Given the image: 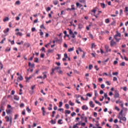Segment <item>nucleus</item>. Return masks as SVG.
I'll return each mask as SVG.
<instances>
[{"mask_svg":"<svg viewBox=\"0 0 128 128\" xmlns=\"http://www.w3.org/2000/svg\"><path fill=\"white\" fill-rule=\"evenodd\" d=\"M78 50H79V52H84L82 50V48H80V47L78 48Z\"/></svg>","mask_w":128,"mask_h":128,"instance_id":"39","label":"nucleus"},{"mask_svg":"<svg viewBox=\"0 0 128 128\" xmlns=\"http://www.w3.org/2000/svg\"><path fill=\"white\" fill-rule=\"evenodd\" d=\"M54 40L56 42H58L60 44H62V38L58 39V38H55Z\"/></svg>","mask_w":128,"mask_h":128,"instance_id":"5","label":"nucleus"},{"mask_svg":"<svg viewBox=\"0 0 128 128\" xmlns=\"http://www.w3.org/2000/svg\"><path fill=\"white\" fill-rule=\"evenodd\" d=\"M59 104H59L58 107L62 108V102H60Z\"/></svg>","mask_w":128,"mask_h":128,"instance_id":"46","label":"nucleus"},{"mask_svg":"<svg viewBox=\"0 0 128 128\" xmlns=\"http://www.w3.org/2000/svg\"><path fill=\"white\" fill-rule=\"evenodd\" d=\"M6 40V38H4L2 39V40L0 42V44H4V40Z\"/></svg>","mask_w":128,"mask_h":128,"instance_id":"56","label":"nucleus"},{"mask_svg":"<svg viewBox=\"0 0 128 128\" xmlns=\"http://www.w3.org/2000/svg\"><path fill=\"white\" fill-rule=\"evenodd\" d=\"M64 114H70V110H66L64 111Z\"/></svg>","mask_w":128,"mask_h":128,"instance_id":"19","label":"nucleus"},{"mask_svg":"<svg viewBox=\"0 0 128 128\" xmlns=\"http://www.w3.org/2000/svg\"><path fill=\"white\" fill-rule=\"evenodd\" d=\"M96 45L94 43H92V46H91L92 48H96Z\"/></svg>","mask_w":128,"mask_h":128,"instance_id":"36","label":"nucleus"},{"mask_svg":"<svg viewBox=\"0 0 128 128\" xmlns=\"http://www.w3.org/2000/svg\"><path fill=\"white\" fill-rule=\"evenodd\" d=\"M94 68H96V70L98 71L99 70L100 68H98V66L97 65H96L94 66Z\"/></svg>","mask_w":128,"mask_h":128,"instance_id":"60","label":"nucleus"},{"mask_svg":"<svg viewBox=\"0 0 128 128\" xmlns=\"http://www.w3.org/2000/svg\"><path fill=\"white\" fill-rule=\"evenodd\" d=\"M52 10V8H50V7H48L46 8V12H50V10Z\"/></svg>","mask_w":128,"mask_h":128,"instance_id":"59","label":"nucleus"},{"mask_svg":"<svg viewBox=\"0 0 128 128\" xmlns=\"http://www.w3.org/2000/svg\"><path fill=\"white\" fill-rule=\"evenodd\" d=\"M80 2L82 3V4H86V0H80Z\"/></svg>","mask_w":128,"mask_h":128,"instance_id":"48","label":"nucleus"},{"mask_svg":"<svg viewBox=\"0 0 128 128\" xmlns=\"http://www.w3.org/2000/svg\"><path fill=\"white\" fill-rule=\"evenodd\" d=\"M82 110H88V106L84 105L82 106Z\"/></svg>","mask_w":128,"mask_h":128,"instance_id":"10","label":"nucleus"},{"mask_svg":"<svg viewBox=\"0 0 128 128\" xmlns=\"http://www.w3.org/2000/svg\"><path fill=\"white\" fill-rule=\"evenodd\" d=\"M110 46H114V44H116V42L114 40H112L110 41Z\"/></svg>","mask_w":128,"mask_h":128,"instance_id":"9","label":"nucleus"},{"mask_svg":"<svg viewBox=\"0 0 128 128\" xmlns=\"http://www.w3.org/2000/svg\"><path fill=\"white\" fill-rule=\"evenodd\" d=\"M10 50H11V48H10V47H8L6 48V52H10Z\"/></svg>","mask_w":128,"mask_h":128,"instance_id":"41","label":"nucleus"},{"mask_svg":"<svg viewBox=\"0 0 128 128\" xmlns=\"http://www.w3.org/2000/svg\"><path fill=\"white\" fill-rule=\"evenodd\" d=\"M14 99L15 100H20V97L16 95H14Z\"/></svg>","mask_w":128,"mask_h":128,"instance_id":"14","label":"nucleus"},{"mask_svg":"<svg viewBox=\"0 0 128 128\" xmlns=\"http://www.w3.org/2000/svg\"><path fill=\"white\" fill-rule=\"evenodd\" d=\"M40 92L41 94H42L44 96H46V92H44V90H41Z\"/></svg>","mask_w":128,"mask_h":128,"instance_id":"52","label":"nucleus"},{"mask_svg":"<svg viewBox=\"0 0 128 128\" xmlns=\"http://www.w3.org/2000/svg\"><path fill=\"white\" fill-rule=\"evenodd\" d=\"M20 0H17V1L15 2V5L20 6Z\"/></svg>","mask_w":128,"mask_h":128,"instance_id":"28","label":"nucleus"},{"mask_svg":"<svg viewBox=\"0 0 128 128\" xmlns=\"http://www.w3.org/2000/svg\"><path fill=\"white\" fill-rule=\"evenodd\" d=\"M113 80L114 82H116V80H118V78L116 77H114Z\"/></svg>","mask_w":128,"mask_h":128,"instance_id":"62","label":"nucleus"},{"mask_svg":"<svg viewBox=\"0 0 128 128\" xmlns=\"http://www.w3.org/2000/svg\"><path fill=\"white\" fill-rule=\"evenodd\" d=\"M94 92L95 97L96 98V96H98V91L96 90H95Z\"/></svg>","mask_w":128,"mask_h":128,"instance_id":"47","label":"nucleus"},{"mask_svg":"<svg viewBox=\"0 0 128 128\" xmlns=\"http://www.w3.org/2000/svg\"><path fill=\"white\" fill-rule=\"evenodd\" d=\"M10 32V28H6V30H4V34H6L7 32Z\"/></svg>","mask_w":128,"mask_h":128,"instance_id":"30","label":"nucleus"},{"mask_svg":"<svg viewBox=\"0 0 128 128\" xmlns=\"http://www.w3.org/2000/svg\"><path fill=\"white\" fill-rule=\"evenodd\" d=\"M34 64H32L30 62H28V66H31V68H34Z\"/></svg>","mask_w":128,"mask_h":128,"instance_id":"12","label":"nucleus"},{"mask_svg":"<svg viewBox=\"0 0 128 128\" xmlns=\"http://www.w3.org/2000/svg\"><path fill=\"white\" fill-rule=\"evenodd\" d=\"M65 106H66V110H68V108H70V105H68V104H65Z\"/></svg>","mask_w":128,"mask_h":128,"instance_id":"37","label":"nucleus"},{"mask_svg":"<svg viewBox=\"0 0 128 128\" xmlns=\"http://www.w3.org/2000/svg\"><path fill=\"white\" fill-rule=\"evenodd\" d=\"M16 36H22V33L20 32H18L16 33Z\"/></svg>","mask_w":128,"mask_h":128,"instance_id":"18","label":"nucleus"},{"mask_svg":"<svg viewBox=\"0 0 128 128\" xmlns=\"http://www.w3.org/2000/svg\"><path fill=\"white\" fill-rule=\"evenodd\" d=\"M100 6L102 8H106V4L104 3H100Z\"/></svg>","mask_w":128,"mask_h":128,"instance_id":"24","label":"nucleus"},{"mask_svg":"<svg viewBox=\"0 0 128 128\" xmlns=\"http://www.w3.org/2000/svg\"><path fill=\"white\" fill-rule=\"evenodd\" d=\"M5 118H6V122H10V117H8V116H6Z\"/></svg>","mask_w":128,"mask_h":128,"instance_id":"25","label":"nucleus"},{"mask_svg":"<svg viewBox=\"0 0 128 128\" xmlns=\"http://www.w3.org/2000/svg\"><path fill=\"white\" fill-rule=\"evenodd\" d=\"M114 98H120V93H118V90H114Z\"/></svg>","mask_w":128,"mask_h":128,"instance_id":"1","label":"nucleus"},{"mask_svg":"<svg viewBox=\"0 0 128 128\" xmlns=\"http://www.w3.org/2000/svg\"><path fill=\"white\" fill-rule=\"evenodd\" d=\"M56 56H58V58H56V60H60V54H57Z\"/></svg>","mask_w":128,"mask_h":128,"instance_id":"49","label":"nucleus"},{"mask_svg":"<svg viewBox=\"0 0 128 128\" xmlns=\"http://www.w3.org/2000/svg\"><path fill=\"white\" fill-rule=\"evenodd\" d=\"M34 62H38V58H36L34 60Z\"/></svg>","mask_w":128,"mask_h":128,"instance_id":"40","label":"nucleus"},{"mask_svg":"<svg viewBox=\"0 0 128 128\" xmlns=\"http://www.w3.org/2000/svg\"><path fill=\"white\" fill-rule=\"evenodd\" d=\"M62 120H61V119L59 120H58V124H62Z\"/></svg>","mask_w":128,"mask_h":128,"instance_id":"38","label":"nucleus"},{"mask_svg":"<svg viewBox=\"0 0 128 128\" xmlns=\"http://www.w3.org/2000/svg\"><path fill=\"white\" fill-rule=\"evenodd\" d=\"M106 84H107V86H110V81H106Z\"/></svg>","mask_w":128,"mask_h":128,"instance_id":"57","label":"nucleus"},{"mask_svg":"<svg viewBox=\"0 0 128 128\" xmlns=\"http://www.w3.org/2000/svg\"><path fill=\"white\" fill-rule=\"evenodd\" d=\"M49 106L48 107V110H52V104H49Z\"/></svg>","mask_w":128,"mask_h":128,"instance_id":"16","label":"nucleus"},{"mask_svg":"<svg viewBox=\"0 0 128 128\" xmlns=\"http://www.w3.org/2000/svg\"><path fill=\"white\" fill-rule=\"evenodd\" d=\"M76 114L75 112H73L72 113L71 116H76Z\"/></svg>","mask_w":128,"mask_h":128,"instance_id":"64","label":"nucleus"},{"mask_svg":"<svg viewBox=\"0 0 128 128\" xmlns=\"http://www.w3.org/2000/svg\"><path fill=\"white\" fill-rule=\"evenodd\" d=\"M76 8H78L79 6V8H82V4H80V2H77L76 3Z\"/></svg>","mask_w":128,"mask_h":128,"instance_id":"15","label":"nucleus"},{"mask_svg":"<svg viewBox=\"0 0 128 128\" xmlns=\"http://www.w3.org/2000/svg\"><path fill=\"white\" fill-rule=\"evenodd\" d=\"M34 88H36V85H34L31 86L32 90L29 91L30 94H34Z\"/></svg>","mask_w":128,"mask_h":128,"instance_id":"3","label":"nucleus"},{"mask_svg":"<svg viewBox=\"0 0 128 128\" xmlns=\"http://www.w3.org/2000/svg\"><path fill=\"white\" fill-rule=\"evenodd\" d=\"M26 110L28 112V114H30L32 112V110H30V107L28 106L26 108Z\"/></svg>","mask_w":128,"mask_h":128,"instance_id":"21","label":"nucleus"},{"mask_svg":"<svg viewBox=\"0 0 128 128\" xmlns=\"http://www.w3.org/2000/svg\"><path fill=\"white\" fill-rule=\"evenodd\" d=\"M105 22L106 24H108L110 22V19L109 18L106 19Z\"/></svg>","mask_w":128,"mask_h":128,"instance_id":"44","label":"nucleus"},{"mask_svg":"<svg viewBox=\"0 0 128 128\" xmlns=\"http://www.w3.org/2000/svg\"><path fill=\"white\" fill-rule=\"evenodd\" d=\"M58 112H64V108H58Z\"/></svg>","mask_w":128,"mask_h":128,"instance_id":"55","label":"nucleus"},{"mask_svg":"<svg viewBox=\"0 0 128 128\" xmlns=\"http://www.w3.org/2000/svg\"><path fill=\"white\" fill-rule=\"evenodd\" d=\"M74 48L72 47V48H70L68 50V52H72L74 50Z\"/></svg>","mask_w":128,"mask_h":128,"instance_id":"42","label":"nucleus"},{"mask_svg":"<svg viewBox=\"0 0 128 128\" xmlns=\"http://www.w3.org/2000/svg\"><path fill=\"white\" fill-rule=\"evenodd\" d=\"M90 108H94V104H92V101L90 102Z\"/></svg>","mask_w":128,"mask_h":128,"instance_id":"20","label":"nucleus"},{"mask_svg":"<svg viewBox=\"0 0 128 128\" xmlns=\"http://www.w3.org/2000/svg\"><path fill=\"white\" fill-rule=\"evenodd\" d=\"M9 20L10 18H8V17H6L3 20L6 22H8V20Z\"/></svg>","mask_w":128,"mask_h":128,"instance_id":"32","label":"nucleus"},{"mask_svg":"<svg viewBox=\"0 0 128 128\" xmlns=\"http://www.w3.org/2000/svg\"><path fill=\"white\" fill-rule=\"evenodd\" d=\"M122 112H124V110H122L120 112H119L118 116H124V115L122 114Z\"/></svg>","mask_w":128,"mask_h":128,"instance_id":"13","label":"nucleus"},{"mask_svg":"<svg viewBox=\"0 0 128 128\" xmlns=\"http://www.w3.org/2000/svg\"><path fill=\"white\" fill-rule=\"evenodd\" d=\"M118 118L120 120H123L124 122H126V118L122 117V116H118Z\"/></svg>","mask_w":128,"mask_h":128,"instance_id":"6","label":"nucleus"},{"mask_svg":"<svg viewBox=\"0 0 128 128\" xmlns=\"http://www.w3.org/2000/svg\"><path fill=\"white\" fill-rule=\"evenodd\" d=\"M86 96H89V98H92V94H90V93H88V94H86Z\"/></svg>","mask_w":128,"mask_h":128,"instance_id":"51","label":"nucleus"},{"mask_svg":"<svg viewBox=\"0 0 128 128\" xmlns=\"http://www.w3.org/2000/svg\"><path fill=\"white\" fill-rule=\"evenodd\" d=\"M128 12V7L125 8L124 12Z\"/></svg>","mask_w":128,"mask_h":128,"instance_id":"63","label":"nucleus"},{"mask_svg":"<svg viewBox=\"0 0 128 128\" xmlns=\"http://www.w3.org/2000/svg\"><path fill=\"white\" fill-rule=\"evenodd\" d=\"M83 26H82V24H78V28H79L80 30H82V28Z\"/></svg>","mask_w":128,"mask_h":128,"instance_id":"23","label":"nucleus"},{"mask_svg":"<svg viewBox=\"0 0 128 128\" xmlns=\"http://www.w3.org/2000/svg\"><path fill=\"white\" fill-rule=\"evenodd\" d=\"M40 28H43L44 30H46V27H44V25L42 24L40 26Z\"/></svg>","mask_w":128,"mask_h":128,"instance_id":"45","label":"nucleus"},{"mask_svg":"<svg viewBox=\"0 0 128 128\" xmlns=\"http://www.w3.org/2000/svg\"><path fill=\"white\" fill-rule=\"evenodd\" d=\"M40 58H44V54H40Z\"/></svg>","mask_w":128,"mask_h":128,"instance_id":"61","label":"nucleus"},{"mask_svg":"<svg viewBox=\"0 0 128 128\" xmlns=\"http://www.w3.org/2000/svg\"><path fill=\"white\" fill-rule=\"evenodd\" d=\"M71 9H72V10H76V8H74V4L71 5Z\"/></svg>","mask_w":128,"mask_h":128,"instance_id":"31","label":"nucleus"},{"mask_svg":"<svg viewBox=\"0 0 128 128\" xmlns=\"http://www.w3.org/2000/svg\"><path fill=\"white\" fill-rule=\"evenodd\" d=\"M92 12H94V14H96V8H95L94 10H91Z\"/></svg>","mask_w":128,"mask_h":128,"instance_id":"26","label":"nucleus"},{"mask_svg":"<svg viewBox=\"0 0 128 128\" xmlns=\"http://www.w3.org/2000/svg\"><path fill=\"white\" fill-rule=\"evenodd\" d=\"M118 72H115L112 73L113 76H118Z\"/></svg>","mask_w":128,"mask_h":128,"instance_id":"53","label":"nucleus"},{"mask_svg":"<svg viewBox=\"0 0 128 128\" xmlns=\"http://www.w3.org/2000/svg\"><path fill=\"white\" fill-rule=\"evenodd\" d=\"M53 4H54V6H56L58 4V0H56L54 1Z\"/></svg>","mask_w":128,"mask_h":128,"instance_id":"27","label":"nucleus"},{"mask_svg":"<svg viewBox=\"0 0 128 128\" xmlns=\"http://www.w3.org/2000/svg\"><path fill=\"white\" fill-rule=\"evenodd\" d=\"M46 48H44V47H42L41 49H40V52H46Z\"/></svg>","mask_w":128,"mask_h":128,"instance_id":"35","label":"nucleus"},{"mask_svg":"<svg viewBox=\"0 0 128 128\" xmlns=\"http://www.w3.org/2000/svg\"><path fill=\"white\" fill-rule=\"evenodd\" d=\"M116 21L114 20L112 22V23L110 24V26H116Z\"/></svg>","mask_w":128,"mask_h":128,"instance_id":"17","label":"nucleus"},{"mask_svg":"<svg viewBox=\"0 0 128 128\" xmlns=\"http://www.w3.org/2000/svg\"><path fill=\"white\" fill-rule=\"evenodd\" d=\"M64 58H68V54L66 53H65L64 54Z\"/></svg>","mask_w":128,"mask_h":128,"instance_id":"58","label":"nucleus"},{"mask_svg":"<svg viewBox=\"0 0 128 128\" xmlns=\"http://www.w3.org/2000/svg\"><path fill=\"white\" fill-rule=\"evenodd\" d=\"M96 97L94 96L93 98V100H94L96 102V104H98L99 106H102V104H100V102H98V100H96Z\"/></svg>","mask_w":128,"mask_h":128,"instance_id":"8","label":"nucleus"},{"mask_svg":"<svg viewBox=\"0 0 128 128\" xmlns=\"http://www.w3.org/2000/svg\"><path fill=\"white\" fill-rule=\"evenodd\" d=\"M32 78V76H30L29 77H26L25 78L26 80V82H28Z\"/></svg>","mask_w":128,"mask_h":128,"instance_id":"11","label":"nucleus"},{"mask_svg":"<svg viewBox=\"0 0 128 128\" xmlns=\"http://www.w3.org/2000/svg\"><path fill=\"white\" fill-rule=\"evenodd\" d=\"M69 104H70V106H74V103L72 102V100H70Z\"/></svg>","mask_w":128,"mask_h":128,"instance_id":"29","label":"nucleus"},{"mask_svg":"<svg viewBox=\"0 0 128 128\" xmlns=\"http://www.w3.org/2000/svg\"><path fill=\"white\" fill-rule=\"evenodd\" d=\"M68 30H69L70 34H74V32L72 30V29L68 28Z\"/></svg>","mask_w":128,"mask_h":128,"instance_id":"33","label":"nucleus"},{"mask_svg":"<svg viewBox=\"0 0 128 128\" xmlns=\"http://www.w3.org/2000/svg\"><path fill=\"white\" fill-rule=\"evenodd\" d=\"M122 12H124V11L122 10V9H120V16H122Z\"/></svg>","mask_w":128,"mask_h":128,"instance_id":"54","label":"nucleus"},{"mask_svg":"<svg viewBox=\"0 0 128 128\" xmlns=\"http://www.w3.org/2000/svg\"><path fill=\"white\" fill-rule=\"evenodd\" d=\"M92 68H94V66H92V64H90L89 65V70H92Z\"/></svg>","mask_w":128,"mask_h":128,"instance_id":"50","label":"nucleus"},{"mask_svg":"<svg viewBox=\"0 0 128 128\" xmlns=\"http://www.w3.org/2000/svg\"><path fill=\"white\" fill-rule=\"evenodd\" d=\"M18 78L20 80H24V77L22 76H20V77H18Z\"/></svg>","mask_w":128,"mask_h":128,"instance_id":"43","label":"nucleus"},{"mask_svg":"<svg viewBox=\"0 0 128 128\" xmlns=\"http://www.w3.org/2000/svg\"><path fill=\"white\" fill-rule=\"evenodd\" d=\"M122 34H120V33L118 32V31L117 30L116 32V34H115V36H114V38H118V36H119V38H120Z\"/></svg>","mask_w":128,"mask_h":128,"instance_id":"7","label":"nucleus"},{"mask_svg":"<svg viewBox=\"0 0 128 128\" xmlns=\"http://www.w3.org/2000/svg\"><path fill=\"white\" fill-rule=\"evenodd\" d=\"M120 66H126V62H122L121 64H120Z\"/></svg>","mask_w":128,"mask_h":128,"instance_id":"34","label":"nucleus"},{"mask_svg":"<svg viewBox=\"0 0 128 128\" xmlns=\"http://www.w3.org/2000/svg\"><path fill=\"white\" fill-rule=\"evenodd\" d=\"M6 112L7 114H10V112H12V110H6Z\"/></svg>","mask_w":128,"mask_h":128,"instance_id":"22","label":"nucleus"},{"mask_svg":"<svg viewBox=\"0 0 128 128\" xmlns=\"http://www.w3.org/2000/svg\"><path fill=\"white\" fill-rule=\"evenodd\" d=\"M60 66H56L54 68H52V72H50V75L54 74V70H60Z\"/></svg>","mask_w":128,"mask_h":128,"instance_id":"2","label":"nucleus"},{"mask_svg":"<svg viewBox=\"0 0 128 128\" xmlns=\"http://www.w3.org/2000/svg\"><path fill=\"white\" fill-rule=\"evenodd\" d=\"M105 50H106V52H112V49L110 48V46L108 45L105 46Z\"/></svg>","mask_w":128,"mask_h":128,"instance_id":"4","label":"nucleus"}]
</instances>
